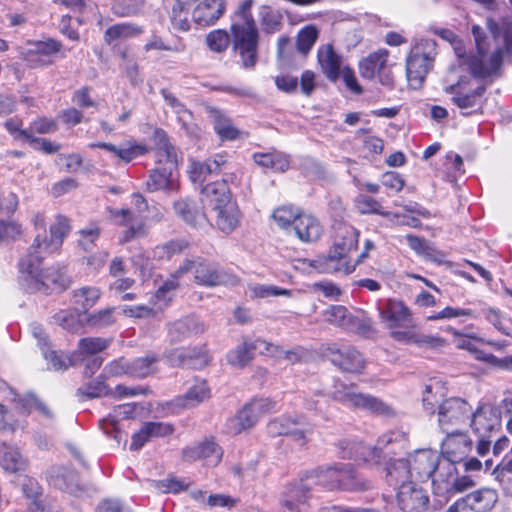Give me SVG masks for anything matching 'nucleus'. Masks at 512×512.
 <instances>
[{
    "instance_id": "f257e3e1",
    "label": "nucleus",
    "mask_w": 512,
    "mask_h": 512,
    "mask_svg": "<svg viewBox=\"0 0 512 512\" xmlns=\"http://www.w3.org/2000/svg\"><path fill=\"white\" fill-rule=\"evenodd\" d=\"M42 255L29 252L19 262L20 281L22 287L30 293H59L70 286V278L63 269H40Z\"/></svg>"
},
{
    "instance_id": "f03ea898",
    "label": "nucleus",
    "mask_w": 512,
    "mask_h": 512,
    "mask_svg": "<svg viewBox=\"0 0 512 512\" xmlns=\"http://www.w3.org/2000/svg\"><path fill=\"white\" fill-rule=\"evenodd\" d=\"M153 138L156 145L157 166L149 174L146 189L149 192L159 190L175 191L177 184L173 171L177 167L176 149L170 143L169 137L163 129H156Z\"/></svg>"
},
{
    "instance_id": "7ed1b4c3",
    "label": "nucleus",
    "mask_w": 512,
    "mask_h": 512,
    "mask_svg": "<svg viewBox=\"0 0 512 512\" xmlns=\"http://www.w3.org/2000/svg\"><path fill=\"white\" fill-rule=\"evenodd\" d=\"M359 231L349 224H339L336 228L335 240L327 256L315 260V267L321 273L343 272L350 274L355 270L347 260V255L358 246Z\"/></svg>"
},
{
    "instance_id": "20e7f679",
    "label": "nucleus",
    "mask_w": 512,
    "mask_h": 512,
    "mask_svg": "<svg viewBox=\"0 0 512 512\" xmlns=\"http://www.w3.org/2000/svg\"><path fill=\"white\" fill-rule=\"evenodd\" d=\"M306 478L326 490L362 491L370 488V483L360 479L351 464L318 467L306 471Z\"/></svg>"
},
{
    "instance_id": "39448f33",
    "label": "nucleus",
    "mask_w": 512,
    "mask_h": 512,
    "mask_svg": "<svg viewBox=\"0 0 512 512\" xmlns=\"http://www.w3.org/2000/svg\"><path fill=\"white\" fill-rule=\"evenodd\" d=\"M445 92L452 96L451 101L461 110V115L471 116L483 113L486 103L484 97L486 86L478 85L472 88L468 79L461 78L456 83L447 86Z\"/></svg>"
},
{
    "instance_id": "423d86ee",
    "label": "nucleus",
    "mask_w": 512,
    "mask_h": 512,
    "mask_svg": "<svg viewBox=\"0 0 512 512\" xmlns=\"http://www.w3.org/2000/svg\"><path fill=\"white\" fill-rule=\"evenodd\" d=\"M277 402L270 398H254L247 403L235 416L225 423V431L230 435L240 434L254 426L260 417L276 411Z\"/></svg>"
},
{
    "instance_id": "0eeeda50",
    "label": "nucleus",
    "mask_w": 512,
    "mask_h": 512,
    "mask_svg": "<svg viewBox=\"0 0 512 512\" xmlns=\"http://www.w3.org/2000/svg\"><path fill=\"white\" fill-rule=\"evenodd\" d=\"M437 55V43L433 39H422L412 49L406 59V74L409 81L423 82L432 69Z\"/></svg>"
},
{
    "instance_id": "6e6552de",
    "label": "nucleus",
    "mask_w": 512,
    "mask_h": 512,
    "mask_svg": "<svg viewBox=\"0 0 512 512\" xmlns=\"http://www.w3.org/2000/svg\"><path fill=\"white\" fill-rule=\"evenodd\" d=\"M234 51L239 55L244 69H252L258 61L259 32L257 27L231 25Z\"/></svg>"
},
{
    "instance_id": "1a4fd4ad",
    "label": "nucleus",
    "mask_w": 512,
    "mask_h": 512,
    "mask_svg": "<svg viewBox=\"0 0 512 512\" xmlns=\"http://www.w3.org/2000/svg\"><path fill=\"white\" fill-rule=\"evenodd\" d=\"M471 410L470 404L460 397H451L443 400L438 405L437 410L438 425L441 431L443 433L455 431L457 426L466 422Z\"/></svg>"
},
{
    "instance_id": "9d476101",
    "label": "nucleus",
    "mask_w": 512,
    "mask_h": 512,
    "mask_svg": "<svg viewBox=\"0 0 512 512\" xmlns=\"http://www.w3.org/2000/svg\"><path fill=\"white\" fill-rule=\"evenodd\" d=\"M132 199L137 210V214H134L129 209H109L110 217L113 219L115 224L128 227L123 235L124 242L130 241L141 231L144 218L142 214L148 210V203L143 195L134 193L132 195Z\"/></svg>"
},
{
    "instance_id": "9b49d317",
    "label": "nucleus",
    "mask_w": 512,
    "mask_h": 512,
    "mask_svg": "<svg viewBox=\"0 0 512 512\" xmlns=\"http://www.w3.org/2000/svg\"><path fill=\"white\" fill-rule=\"evenodd\" d=\"M267 430L273 437L289 435L300 445L306 444L308 435H311L313 432L312 426L302 415L275 418L268 423Z\"/></svg>"
},
{
    "instance_id": "f8f14e48",
    "label": "nucleus",
    "mask_w": 512,
    "mask_h": 512,
    "mask_svg": "<svg viewBox=\"0 0 512 512\" xmlns=\"http://www.w3.org/2000/svg\"><path fill=\"white\" fill-rule=\"evenodd\" d=\"M470 416V427L476 437H493L501 427V411L490 403L479 404Z\"/></svg>"
},
{
    "instance_id": "ddd939ff",
    "label": "nucleus",
    "mask_w": 512,
    "mask_h": 512,
    "mask_svg": "<svg viewBox=\"0 0 512 512\" xmlns=\"http://www.w3.org/2000/svg\"><path fill=\"white\" fill-rule=\"evenodd\" d=\"M329 361L344 373L360 374L365 368L362 354L353 346L331 344L326 349Z\"/></svg>"
},
{
    "instance_id": "4468645a",
    "label": "nucleus",
    "mask_w": 512,
    "mask_h": 512,
    "mask_svg": "<svg viewBox=\"0 0 512 512\" xmlns=\"http://www.w3.org/2000/svg\"><path fill=\"white\" fill-rule=\"evenodd\" d=\"M70 228L69 219L63 215H57L55 223L50 226V237L48 238L45 233L43 235L38 234L29 252L34 253V255H42L57 251L70 232Z\"/></svg>"
},
{
    "instance_id": "2eb2a0df",
    "label": "nucleus",
    "mask_w": 512,
    "mask_h": 512,
    "mask_svg": "<svg viewBox=\"0 0 512 512\" xmlns=\"http://www.w3.org/2000/svg\"><path fill=\"white\" fill-rule=\"evenodd\" d=\"M397 504L403 512H426L430 499L427 491L414 482H403L396 494Z\"/></svg>"
},
{
    "instance_id": "dca6fc26",
    "label": "nucleus",
    "mask_w": 512,
    "mask_h": 512,
    "mask_svg": "<svg viewBox=\"0 0 512 512\" xmlns=\"http://www.w3.org/2000/svg\"><path fill=\"white\" fill-rule=\"evenodd\" d=\"M389 51L387 49H379L370 53L366 58L359 62L360 75L365 79H373L376 75L384 86L393 85V77L390 68L387 65Z\"/></svg>"
},
{
    "instance_id": "f3484780",
    "label": "nucleus",
    "mask_w": 512,
    "mask_h": 512,
    "mask_svg": "<svg viewBox=\"0 0 512 512\" xmlns=\"http://www.w3.org/2000/svg\"><path fill=\"white\" fill-rule=\"evenodd\" d=\"M194 279L197 284L206 287L238 283V278L235 275L219 269L217 264L203 258L196 259Z\"/></svg>"
},
{
    "instance_id": "a211bd4d",
    "label": "nucleus",
    "mask_w": 512,
    "mask_h": 512,
    "mask_svg": "<svg viewBox=\"0 0 512 512\" xmlns=\"http://www.w3.org/2000/svg\"><path fill=\"white\" fill-rule=\"evenodd\" d=\"M441 456L431 449H419L406 459L409 462L411 477L418 480H428L439 465Z\"/></svg>"
},
{
    "instance_id": "6ab92c4d",
    "label": "nucleus",
    "mask_w": 512,
    "mask_h": 512,
    "mask_svg": "<svg viewBox=\"0 0 512 512\" xmlns=\"http://www.w3.org/2000/svg\"><path fill=\"white\" fill-rule=\"evenodd\" d=\"M445 433L447 436L441 444V459L455 464L464 461L472 449V440L467 434L458 430Z\"/></svg>"
},
{
    "instance_id": "aec40b11",
    "label": "nucleus",
    "mask_w": 512,
    "mask_h": 512,
    "mask_svg": "<svg viewBox=\"0 0 512 512\" xmlns=\"http://www.w3.org/2000/svg\"><path fill=\"white\" fill-rule=\"evenodd\" d=\"M62 48V43L52 38L36 41L26 52L25 60L32 68L46 67L53 64L52 58L61 53Z\"/></svg>"
},
{
    "instance_id": "412c9836",
    "label": "nucleus",
    "mask_w": 512,
    "mask_h": 512,
    "mask_svg": "<svg viewBox=\"0 0 512 512\" xmlns=\"http://www.w3.org/2000/svg\"><path fill=\"white\" fill-rule=\"evenodd\" d=\"M165 103L175 113L178 123L182 130L190 138H198L200 135V128L194 123V115L186 105L181 102L169 89L162 88L160 90Z\"/></svg>"
},
{
    "instance_id": "4be33fe9",
    "label": "nucleus",
    "mask_w": 512,
    "mask_h": 512,
    "mask_svg": "<svg viewBox=\"0 0 512 512\" xmlns=\"http://www.w3.org/2000/svg\"><path fill=\"white\" fill-rule=\"evenodd\" d=\"M313 485L311 478H306V471L303 472L299 480L286 487L281 500L282 506L290 512H301L299 505L307 502Z\"/></svg>"
},
{
    "instance_id": "5701e85b",
    "label": "nucleus",
    "mask_w": 512,
    "mask_h": 512,
    "mask_svg": "<svg viewBox=\"0 0 512 512\" xmlns=\"http://www.w3.org/2000/svg\"><path fill=\"white\" fill-rule=\"evenodd\" d=\"M204 331V324L194 315L185 316L167 324V337L171 344L182 343Z\"/></svg>"
},
{
    "instance_id": "b1692460",
    "label": "nucleus",
    "mask_w": 512,
    "mask_h": 512,
    "mask_svg": "<svg viewBox=\"0 0 512 512\" xmlns=\"http://www.w3.org/2000/svg\"><path fill=\"white\" fill-rule=\"evenodd\" d=\"M270 346L271 344L262 339L245 340L229 350L226 354V359L231 366L242 369L252 361L255 351L259 350L260 353L269 352Z\"/></svg>"
},
{
    "instance_id": "393cba45",
    "label": "nucleus",
    "mask_w": 512,
    "mask_h": 512,
    "mask_svg": "<svg viewBox=\"0 0 512 512\" xmlns=\"http://www.w3.org/2000/svg\"><path fill=\"white\" fill-rule=\"evenodd\" d=\"M380 316L389 329L410 328L414 325L411 311L402 301L389 300L380 309Z\"/></svg>"
},
{
    "instance_id": "a878e982",
    "label": "nucleus",
    "mask_w": 512,
    "mask_h": 512,
    "mask_svg": "<svg viewBox=\"0 0 512 512\" xmlns=\"http://www.w3.org/2000/svg\"><path fill=\"white\" fill-rule=\"evenodd\" d=\"M48 481L54 488L76 497H79L83 492L79 485L78 473L71 468H52L48 472Z\"/></svg>"
},
{
    "instance_id": "bb28decb",
    "label": "nucleus",
    "mask_w": 512,
    "mask_h": 512,
    "mask_svg": "<svg viewBox=\"0 0 512 512\" xmlns=\"http://www.w3.org/2000/svg\"><path fill=\"white\" fill-rule=\"evenodd\" d=\"M134 413V403L118 405L113 409L111 414L99 421V427L107 437L113 439L117 444H120L122 442L123 433L119 427L118 419L132 418Z\"/></svg>"
},
{
    "instance_id": "cd10ccee",
    "label": "nucleus",
    "mask_w": 512,
    "mask_h": 512,
    "mask_svg": "<svg viewBox=\"0 0 512 512\" xmlns=\"http://www.w3.org/2000/svg\"><path fill=\"white\" fill-rule=\"evenodd\" d=\"M204 109L221 140L233 141L239 137L240 131L233 125L226 111L212 105H205Z\"/></svg>"
},
{
    "instance_id": "c85d7f7f",
    "label": "nucleus",
    "mask_w": 512,
    "mask_h": 512,
    "mask_svg": "<svg viewBox=\"0 0 512 512\" xmlns=\"http://www.w3.org/2000/svg\"><path fill=\"white\" fill-rule=\"evenodd\" d=\"M457 474L455 463L440 459L439 465L431 477L434 493L436 495H452Z\"/></svg>"
},
{
    "instance_id": "c756f323",
    "label": "nucleus",
    "mask_w": 512,
    "mask_h": 512,
    "mask_svg": "<svg viewBox=\"0 0 512 512\" xmlns=\"http://www.w3.org/2000/svg\"><path fill=\"white\" fill-rule=\"evenodd\" d=\"M318 62L325 77L335 83L341 75L342 57L337 54L331 44L325 45L318 50Z\"/></svg>"
},
{
    "instance_id": "7c9ffc66",
    "label": "nucleus",
    "mask_w": 512,
    "mask_h": 512,
    "mask_svg": "<svg viewBox=\"0 0 512 512\" xmlns=\"http://www.w3.org/2000/svg\"><path fill=\"white\" fill-rule=\"evenodd\" d=\"M224 10L225 4L222 0H204L195 7L192 17L196 24L207 27L215 24Z\"/></svg>"
},
{
    "instance_id": "2f4dec72",
    "label": "nucleus",
    "mask_w": 512,
    "mask_h": 512,
    "mask_svg": "<svg viewBox=\"0 0 512 512\" xmlns=\"http://www.w3.org/2000/svg\"><path fill=\"white\" fill-rule=\"evenodd\" d=\"M201 195L203 204L211 208H220L233 201L230 188L225 182L214 181L206 184L201 189Z\"/></svg>"
},
{
    "instance_id": "473e14b6",
    "label": "nucleus",
    "mask_w": 512,
    "mask_h": 512,
    "mask_svg": "<svg viewBox=\"0 0 512 512\" xmlns=\"http://www.w3.org/2000/svg\"><path fill=\"white\" fill-rule=\"evenodd\" d=\"M222 454L221 447L212 440H206L195 446L186 447L182 451L183 459L186 461L211 459L215 464L220 462Z\"/></svg>"
},
{
    "instance_id": "72a5a7b5",
    "label": "nucleus",
    "mask_w": 512,
    "mask_h": 512,
    "mask_svg": "<svg viewBox=\"0 0 512 512\" xmlns=\"http://www.w3.org/2000/svg\"><path fill=\"white\" fill-rule=\"evenodd\" d=\"M211 209L216 213L215 222L222 232L229 234L238 227L241 213L236 201Z\"/></svg>"
},
{
    "instance_id": "f704fd0d",
    "label": "nucleus",
    "mask_w": 512,
    "mask_h": 512,
    "mask_svg": "<svg viewBox=\"0 0 512 512\" xmlns=\"http://www.w3.org/2000/svg\"><path fill=\"white\" fill-rule=\"evenodd\" d=\"M361 394L356 383L335 379L330 397L344 406L356 408Z\"/></svg>"
},
{
    "instance_id": "c9c22d12",
    "label": "nucleus",
    "mask_w": 512,
    "mask_h": 512,
    "mask_svg": "<svg viewBox=\"0 0 512 512\" xmlns=\"http://www.w3.org/2000/svg\"><path fill=\"white\" fill-rule=\"evenodd\" d=\"M498 501V493L495 489L481 488L466 495V503L469 509L476 512L490 511Z\"/></svg>"
},
{
    "instance_id": "e433bc0d",
    "label": "nucleus",
    "mask_w": 512,
    "mask_h": 512,
    "mask_svg": "<svg viewBox=\"0 0 512 512\" xmlns=\"http://www.w3.org/2000/svg\"><path fill=\"white\" fill-rule=\"evenodd\" d=\"M293 229L297 237L303 242H312L321 235V226L311 215L300 214L294 223Z\"/></svg>"
},
{
    "instance_id": "4c0bfd02",
    "label": "nucleus",
    "mask_w": 512,
    "mask_h": 512,
    "mask_svg": "<svg viewBox=\"0 0 512 512\" xmlns=\"http://www.w3.org/2000/svg\"><path fill=\"white\" fill-rule=\"evenodd\" d=\"M407 435L402 431H389L382 434L373 448V454L387 450V454H395L397 450H403L407 446Z\"/></svg>"
},
{
    "instance_id": "58836bf2",
    "label": "nucleus",
    "mask_w": 512,
    "mask_h": 512,
    "mask_svg": "<svg viewBox=\"0 0 512 512\" xmlns=\"http://www.w3.org/2000/svg\"><path fill=\"white\" fill-rule=\"evenodd\" d=\"M26 465V460L17 447L5 444L0 447V466L5 472H22Z\"/></svg>"
},
{
    "instance_id": "ea45409f",
    "label": "nucleus",
    "mask_w": 512,
    "mask_h": 512,
    "mask_svg": "<svg viewBox=\"0 0 512 512\" xmlns=\"http://www.w3.org/2000/svg\"><path fill=\"white\" fill-rule=\"evenodd\" d=\"M142 33L139 26L131 23H117L108 27L104 33V41L108 45H115L118 41L135 37Z\"/></svg>"
},
{
    "instance_id": "a19ab883",
    "label": "nucleus",
    "mask_w": 512,
    "mask_h": 512,
    "mask_svg": "<svg viewBox=\"0 0 512 512\" xmlns=\"http://www.w3.org/2000/svg\"><path fill=\"white\" fill-rule=\"evenodd\" d=\"M411 470L406 459H395L386 466V480L390 486H398L403 482H410Z\"/></svg>"
},
{
    "instance_id": "79ce46f5",
    "label": "nucleus",
    "mask_w": 512,
    "mask_h": 512,
    "mask_svg": "<svg viewBox=\"0 0 512 512\" xmlns=\"http://www.w3.org/2000/svg\"><path fill=\"white\" fill-rule=\"evenodd\" d=\"M260 23L262 29L267 34H273L282 29L283 14L279 10H275L270 6H261Z\"/></svg>"
},
{
    "instance_id": "37998d69",
    "label": "nucleus",
    "mask_w": 512,
    "mask_h": 512,
    "mask_svg": "<svg viewBox=\"0 0 512 512\" xmlns=\"http://www.w3.org/2000/svg\"><path fill=\"white\" fill-rule=\"evenodd\" d=\"M210 397V389L205 380L196 379L183 396L184 407H193Z\"/></svg>"
},
{
    "instance_id": "c03bdc74",
    "label": "nucleus",
    "mask_w": 512,
    "mask_h": 512,
    "mask_svg": "<svg viewBox=\"0 0 512 512\" xmlns=\"http://www.w3.org/2000/svg\"><path fill=\"white\" fill-rule=\"evenodd\" d=\"M101 292L97 287L84 286L73 292L74 303L81 311H88L100 299Z\"/></svg>"
},
{
    "instance_id": "a18cd8bd",
    "label": "nucleus",
    "mask_w": 512,
    "mask_h": 512,
    "mask_svg": "<svg viewBox=\"0 0 512 512\" xmlns=\"http://www.w3.org/2000/svg\"><path fill=\"white\" fill-rule=\"evenodd\" d=\"M359 409L368 410L371 413L381 416H394L395 412L391 406L383 402L377 397L369 394H361L357 407Z\"/></svg>"
},
{
    "instance_id": "49530a36",
    "label": "nucleus",
    "mask_w": 512,
    "mask_h": 512,
    "mask_svg": "<svg viewBox=\"0 0 512 512\" xmlns=\"http://www.w3.org/2000/svg\"><path fill=\"white\" fill-rule=\"evenodd\" d=\"M351 314L345 306L331 305L324 313V320L334 326L340 327L347 331L349 323H351Z\"/></svg>"
},
{
    "instance_id": "de8ad7c7",
    "label": "nucleus",
    "mask_w": 512,
    "mask_h": 512,
    "mask_svg": "<svg viewBox=\"0 0 512 512\" xmlns=\"http://www.w3.org/2000/svg\"><path fill=\"white\" fill-rule=\"evenodd\" d=\"M157 361L158 358L154 354H148L130 361V377L141 379L149 376L155 371L154 365Z\"/></svg>"
},
{
    "instance_id": "09e8293b",
    "label": "nucleus",
    "mask_w": 512,
    "mask_h": 512,
    "mask_svg": "<svg viewBox=\"0 0 512 512\" xmlns=\"http://www.w3.org/2000/svg\"><path fill=\"white\" fill-rule=\"evenodd\" d=\"M112 343V338L85 337L78 342V349L81 354L96 356V354L107 349Z\"/></svg>"
},
{
    "instance_id": "8fccbe9b",
    "label": "nucleus",
    "mask_w": 512,
    "mask_h": 512,
    "mask_svg": "<svg viewBox=\"0 0 512 512\" xmlns=\"http://www.w3.org/2000/svg\"><path fill=\"white\" fill-rule=\"evenodd\" d=\"M173 208L177 216L187 224L194 225L196 223L198 209L193 200L188 198L180 199L174 202Z\"/></svg>"
},
{
    "instance_id": "3c124183",
    "label": "nucleus",
    "mask_w": 512,
    "mask_h": 512,
    "mask_svg": "<svg viewBox=\"0 0 512 512\" xmlns=\"http://www.w3.org/2000/svg\"><path fill=\"white\" fill-rule=\"evenodd\" d=\"M42 355L47 361L49 368L55 371L66 370L70 365V360L59 352L50 348V345L42 347Z\"/></svg>"
},
{
    "instance_id": "603ef678",
    "label": "nucleus",
    "mask_w": 512,
    "mask_h": 512,
    "mask_svg": "<svg viewBox=\"0 0 512 512\" xmlns=\"http://www.w3.org/2000/svg\"><path fill=\"white\" fill-rule=\"evenodd\" d=\"M114 308H106L90 314L87 317L89 326L102 329L115 323Z\"/></svg>"
},
{
    "instance_id": "864d4df0",
    "label": "nucleus",
    "mask_w": 512,
    "mask_h": 512,
    "mask_svg": "<svg viewBox=\"0 0 512 512\" xmlns=\"http://www.w3.org/2000/svg\"><path fill=\"white\" fill-rule=\"evenodd\" d=\"M188 243L182 239L170 240L162 245H159L154 250V255L158 258L170 259L175 254L181 253L186 249Z\"/></svg>"
},
{
    "instance_id": "5fc2aeb1",
    "label": "nucleus",
    "mask_w": 512,
    "mask_h": 512,
    "mask_svg": "<svg viewBox=\"0 0 512 512\" xmlns=\"http://www.w3.org/2000/svg\"><path fill=\"white\" fill-rule=\"evenodd\" d=\"M249 290L251 296L254 298H268L275 296H289L291 294L290 290L280 288L274 285H265V284H253L249 286Z\"/></svg>"
},
{
    "instance_id": "6e6d98bb",
    "label": "nucleus",
    "mask_w": 512,
    "mask_h": 512,
    "mask_svg": "<svg viewBox=\"0 0 512 512\" xmlns=\"http://www.w3.org/2000/svg\"><path fill=\"white\" fill-rule=\"evenodd\" d=\"M318 37V32L315 27L307 26L303 28L297 36V50L303 54H307Z\"/></svg>"
},
{
    "instance_id": "4d7b16f0",
    "label": "nucleus",
    "mask_w": 512,
    "mask_h": 512,
    "mask_svg": "<svg viewBox=\"0 0 512 512\" xmlns=\"http://www.w3.org/2000/svg\"><path fill=\"white\" fill-rule=\"evenodd\" d=\"M206 43L210 50L221 53L227 49L230 43V36L224 30H214L207 35Z\"/></svg>"
},
{
    "instance_id": "13d9d810",
    "label": "nucleus",
    "mask_w": 512,
    "mask_h": 512,
    "mask_svg": "<svg viewBox=\"0 0 512 512\" xmlns=\"http://www.w3.org/2000/svg\"><path fill=\"white\" fill-rule=\"evenodd\" d=\"M143 4V0H115L112 6L114 14L120 17L137 14Z\"/></svg>"
},
{
    "instance_id": "bf43d9fd",
    "label": "nucleus",
    "mask_w": 512,
    "mask_h": 512,
    "mask_svg": "<svg viewBox=\"0 0 512 512\" xmlns=\"http://www.w3.org/2000/svg\"><path fill=\"white\" fill-rule=\"evenodd\" d=\"M188 368L201 369L209 362V355L203 347H188L186 348Z\"/></svg>"
},
{
    "instance_id": "052dcab7",
    "label": "nucleus",
    "mask_w": 512,
    "mask_h": 512,
    "mask_svg": "<svg viewBox=\"0 0 512 512\" xmlns=\"http://www.w3.org/2000/svg\"><path fill=\"white\" fill-rule=\"evenodd\" d=\"M356 207L361 214H378L387 216V213L382 211L381 204L374 198L367 195H359L356 200Z\"/></svg>"
},
{
    "instance_id": "680f3d73",
    "label": "nucleus",
    "mask_w": 512,
    "mask_h": 512,
    "mask_svg": "<svg viewBox=\"0 0 512 512\" xmlns=\"http://www.w3.org/2000/svg\"><path fill=\"white\" fill-rule=\"evenodd\" d=\"M457 317L477 318V313L469 308L445 307L443 310L428 317L429 320L451 319Z\"/></svg>"
},
{
    "instance_id": "e2e57ef3",
    "label": "nucleus",
    "mask_w": 512,
    "mask_h": 512,
    "mask_svg": "<svg viewBox=\"0 0 512 512\" xmlns=\"http://www.w3.org/2000/svg\"><path fill=\"white\" fill-rule=\"evenodd\" d=\"M26 425L25 420L15 419L13 413L0 404V431L15 432L18 429H24Z\"/></svg>"
},
{
    "instance_id": "0e129e2a",
    "label": "nucleus",
    "mask_w": 512,
    "mask_h": 512,
    "mask_svg": "<svg viewBox=\"0 0 512 512\" xmlns=\"http://www.w3.org/2000/svg\"><path fill=\"white\" fill-rule=\"evenodd\" d=\"M79 235V246L85 251H90L95 246V242L100 236V228L95 224H91L89 227L80 230Z\"/></svg>"
},
{
    "instance_id": "69168bd1",
    "label": "nucleus",
    "mask_w": 512,
    "mask_h": 512,
    "mask_svg": "<svg viewBox=\"0 0 512 512\" xmlns=\"http://www.w3.org/2000/svg\"><path fill=\"white\" fill-rule=\"evenodd\" d=\"M147 151V148L143 145L129 143L120 145L118 147L116 156L125 163H129L136 157L146 154Z\"/></svg>"
},
{
    "instance_id": "338daca9",
    "label": "nucleus",
    "mask_w": 512,
    "mask_h": 512,
    "mask_svg": "<svg viewBox=\"0 0 512 512\" xmlns=\"http://www.w3.org/2000/svg\"><path fill=\"white\" fill-rule=\"evenodd\" d=\"M78 392L83 396L92 399L109 395L110 388L103 380L98 378L96 381L88 383L85 387L79 388Z\"/></svg>"
},
{
    "instance_id": "774afa93",
    "label": "nucleus",
    "mask_w": 512,
    "mask_h": 512,
    "mask_svg": "<svg viewBox=\"0 0 512 512\" xmlns=\"http://www.w3.org/2000/svg\"><path fill=\"white\" fill-rule=\"evenodd\" d=\"M299 215L292 207L288 206L280 207L273 212V218L281 228L293 227Z\"/></svg>"
}]
</instances>
